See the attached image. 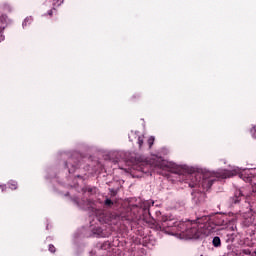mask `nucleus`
Segmentation results:
<instances>
[{"instance_id":"obj_1","label":"nucleus","mask_w":256,"mask_h":256,"mask_svg":"<svg viewBox=\"0 0 256 256\" xmlns=\"http://www.w3.org/2000/svg\"><path fill=\"white\" fill-rule=\"evenodd\" d=\"M162 169H166L170 173H174L175 175H185V183L189 185V187H198L199 191H193L192 196L196 200V203H201L203 199H205V191H209L213 186V183L217 181V179H229V177H234L237 175V170H218L217 172H197V170L193 167H189L187 165H177L174 162H170L165 164L162 162ZM215 177L217 179H215ZM202 189V190H201Z\"/></svg>"},{"instance_id":"obj_10","label":"nucleus","mask_w":256,"mask_h":256,"mask_svg":"<svg viewBox=\"0 0 256 256\" xmlns=\"http://www.w3.org/2000/svg\"><path fill=\"white\" fill-rule=\"evenodd\" d=\"M31 23H33V17H26L25 20L22 23V27L23 29H25V27H27V25H31Z\"/></svg>"},{"instance_id":"obj_24","label":"nucleus","mask_w":256,"mask_h":256,"mask_svg":"<svg viewBox=\"0 0 256 256\" xmlns=\"http://www.w3.org/2000/svg\"><path fill=\"white\" fill-rule=\"evenodd\" d=\"M1 188H2V191H4V189H5V186H0Z\"/></svg>"},{"instance_id":"obj_16","label":"nucleus","mask_w":256,"mask_h":256,"mask_svg":"<svg viewBox=\"0 0 256 256\" xmlns=\"http://www.w3.org/2000/svg\"><path fill=\"white\" fill-rule=\"evenodd\" d=\"M104 205H105L106 207H113V200L107 198V199L105 200V202H104Z\"/></svg>"},{"instance_id":"obj_6","label":"nucleus","mask_w":256,"mask_h":256,"mask_svg":"<svg viewBox=\"0 0 256 256\" xmlns=\"http://www.w3.org/2000/svg\"><path fill=\"white\" fill-rule=\"evenodd\" d=\"M249 197V194L245 193V190L237 189L234 192V196L230 198V203L237 204L239 203L242 199H245Z\"/></svg>"},{"instance_id":"obj_13","label":"nucleus","mask_w":256,"mask_h":256,"mask_svg":"<svg viewBox=\"0 0 256 256\" xmlns=\"http://www.w3.org/2000/svg\"><path fill=\"white\" fill-rule=\"evenodd\" d=\"M65 0H52V5L54 6V7H60V5H63V2H64Z\"/></svg>"},{"instance_id":"obj_12","label":"nucleus","mask_w":256,"mask_h":256,"mask_svg":"<svg viewBox=\"0 0 256 256\" xmlns=\"http://www.w3.org/2000/svg\"><path fill=\"white\" fill-rule=\"evenodd\" d=\"M113 219L119 220V219H121V216H118V215H115V214H111L110 215V219L104 218V221H106V222H109V221L113 222Z\"/></svg>"},{"instance_id":"obj_3","label":"nucleus","mask_w":256,"mask_h":256,"mask_svg":"<svg viewBox=\"0 0 256 256\" xmlns=\"http://www.w3.org/2000/svg\"><path fill=\"white\" fill-rule=\"evenodd\" d=\"M140 207L143 209V212H133L132 216H123L122 219L126 221H135L137 219H144L148 221L151 217V212H149V207H151V202H143Z\"/></svg>"},{"instance_id":"obj_18","label":"nucleus","mask_w":256,"mask_h":256,"mask_svg":"<svg viewBox=\"0 0 256 256\" xmlns=\"http://www.w3.org/2000/svg\"><path fill=\"white\" fill-rule=\"evenodd\" d=\"M153 143H155V137L151 136L149 139H148V145L149 147H153Z\"/></svg>"},{"instance_id":"obj_15","label":"nucleus","mask_w":256,"mask_h":256,"mask_svg":"<svg viewBox=\"0 0 256 256\" xmlns=\"http://www.w3.org/2000/svg\"><path fill=\"white\" fill-rule=\"evenodd\" d=\"M95 213L100 216V219H105V212L103 210L95 209Z\"/></svg>"},{"instance_id":"obj_5","label":"nucleus","mask_w":256,"mask_h":256,"mask_svg":"<svg viewBox=\"0 0 256 256\" xmlns=\"http://www.w3.org/2000/svg\"><path fill=\"white\" fill-rule=\"evenodd\" d=\"M109 249H111V242L105 241L98 243L94 251L90 252L91 256H111L109 255Z\"/></svg>"},{"instance_id":"obj_4","label":"nucleus","mask_w":256,"mask_h":256,"mask_svg":"<svg viewBox=\"0 0 256 256\" xmlns=\"http://www.w3.org/2000/svg\"><path fill=\"white\" fill-rule=\"evenodd\" d=\"M79 165H81V154L74 153L72 156L68 158L65 162V167L68 169V173H75L77 169H79Z\"/></svg>"},{"instance_id":"obj_14","label":"nucleus","mask_w":256,"mask_h":256,"mask_svg":"<svg viewBox=\"0 0 256 256\" xmlns=\"http://www.w3.org/2000/svg\"><path fill=\"white\" fill-rule=\"evenodd\" d=\"M8 185H9V189H12V191H15V189H17V182L15 181H10Z\"/></svg>"},{"instance_id":"obj_9","label":"nucleus","mask_w":256,"mask_h":256,"mask_svg":"<svg viewBox=\"0 0 256 256\" xmlns=\"http://www.w3.org/2000/svg\"><path fill=\"white\" fill-rule=\"evenodd\" d=\"M133 138L137 139L139 148L141 149V147H143V136H139L137 132L131 131V133L129 134V141H133Z\"/></svg>"},{"instance_id":"obj_17","label":"nucleus","mask_w":256,"mask_h":256,"mask_svg":"<svg viewBox=\"0 0 256 256\" xmlns=\"http://www.w3.org/2000/svg\"><path fill=\"white\" fill-rule=\"evenodd\" d=\"M4 11H8V13H11L13 11V8L9 4H4Z\"/></svg>"},{"instance_id":"obj_8","label":"nucleus","mask_w":256,"mask_h":256,"mask_svg":"<svg viewBox=\"0 0 256 256\" xmlns=\"http://www.w3.org/2000/svg\"><path fill=\"white\" fill-rule=\"evenodd\" d=\"M5 27H7V15H0V43L5 41V36L3 35Z\"/></svg>"},{"instance_id":"obj_23","label":"nucleus","mask_w":256,"mask_h":256,"mask_svg":"<svg viewBox=\"0 0 256 256\" xmlns=\"http://www.w3.org/2000/svg\"><path fill=\"white\" fill-rule=\"evenodd\" d=\"M141 171H142L143 173H147L143 168L141 169Z\"/></svg>"},{"instance_id":"obj_21","label":"nucleus","mask_w":256,"mask_h":256,"mask_svg":"<svg viewBox=\"0 0 256 256\" xmlns=\"http://www.w3.org/2000/svg\"><path fill=\"white\" fill-rule=\"evenodd\" d=\"M48 15L51 17V15H53V10H49Z\"/></svg>"},{"instance_id":"obj_7","label":"nucleus","mask_w":256,"mask_h":256,"mask_svg":"<svg viewBox=\"0 0 256 256\" xmlns=\"http://www.w3.org/2000/svg\"><path fill=\"white\" fill-rule=\"evenodd\" d=\"M74 203L80 207V209H95V201L91 199L82 200L81 203L78 199H74Z\"/></svg>"},{"instance_id":"obj_11","label":"nucleus","mask_w":256,"mask_h":256,"mask_svg":"<svg viewBox=\"0 0 256 256\" xmlns=\"http://www.w3.org/2000/svg\"><path fill=\"white\" fill-rule=\"evenodd\" d=\"M212 245L214 247H221V238H219V236L214 237L212 240Z\"/></svg>"},{"instance_id":"obj_2","label":"nucleus","mask_w":256,"mask_h":256,"mask_svg":"<svg viewBox=\"0 0 256 256\" xmlns=\"http://www.w3.org/2000/svg\"><path fill=\"white\" fill-rule=\"evenodd\" d=\"M217 219H219V217H216L215 222H213L211 221V217L202 216L198 218L196 222L190 220L181 222L171 216H162L160 229L168 235L183 233L188 239H201L203 235L209 237L211 233L217 231V226H221L225 223L224 219L220 218L219 221H217Z\"/></svg>"},{"instance_id":"obj_22","label":"nucleus","mask_w":256,"mask_h":256,"mask_svg":"<svg viewBox=\"0 0 256 256\" xmlns=\"http://www.w3.org/2000/svg\"><path fill=\"white\" fill-rule=\"evenodd\" d=\"M93 191L92 188H88V192L91 193Z\"/></svg>"},{"instance_id":"obj_25","label":"nucleus","mask_w":256,"mask_h":256,"mask_svg":"<svg viewBox=\"0 0 256 256\" xmlns=\"http://www.w3.org/2000/svg\"><path fill=\"white\" fill-rule=\"evenodd\" d=\"M76 177H78V179H80V178H81V175H77Z\"/></svg>"},{"instance_id":"obj_20","label":"nucleus","mask_w":256,"mask_h":256,"mask_svg":"<svg viewBox=\"0 0 256 256\" xmlns=\"http://www.w3.org/2000/svg\"><path fill=\"white\" fill-rule=\"evenodd\" d=\"M48 249H49L50 253H55V246L54 245L50 244Z\"/></svg>"},{"instance_id":"obj_19","label":"nucleus","mask_w":256,"mask_h":256,"mask_svg":"<svg viewBox=\"0 0 256 256\" xmlns=\"http://www.w3.org/2000/svg\"><path fill=\"white\" fill-rule=\"evenodd\" d=\"M250 176H248L245 181L247 183L251 182V176L255 175V170H252L250 173H249Z\"/></svg>"}]
</instances>
